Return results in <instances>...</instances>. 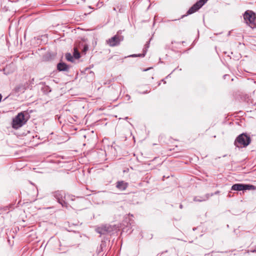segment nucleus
Segmentation results:
<instances>
[{
    "mask_svg": "<svg viewBox=\"0 0 256 256\" xmlns=\"http://www.w3.org/2000/svg\"><path fill=\"white\" fill-rule=\"evenodd\" d=\"M149 46H150L149 42H148L144 46V48L143 50L142 54H140L138 55L134 54L130 55V56L132 57V58L136 57V56L144 57L146 53L148 48H149Z\"/></svg>",
    "mask_w": 256,
    "mask_h": 256,
    "instance_id": "12",
    "label": "nucleus"
},
{
    "mask_svg": "<svg viewBox=\"0 0 256 256\" xmlns=\"http://www.w3.org/2000/svg\"><path fill=\"white\" fill-rule=\"evenodd\" d=\"M128 186V183L123 180L118 181L116 184V188L122 191L126 190Z\"/></svg>",
    "mask_w": 256,
    "mask_h": 256,
    "instance_id": "10",
    "label": "nucleus"
},
{
    "mask_svg": "<svg viewBox=\"0 0 256 256\" xmlns=\"http://www.w3.org/2000/svg\"><path fill=\"white\" fill-rule=\"evenodd\" d=\"M123 40L124 36L117 34L106 40V42L110 46L114 47L120 45Z\"/></svg>",
    "mask_w": 256,
    "mask_h": 256,
    "instance_id": "4",
    "label": "nucleus"
},
{
    "mask_svg": "<svg viewBox=\"0 0 256 256\" xmlns=\"http://www.w3.org/2000/svg\"><path fill=\"white\" fill-rule=\"evenodd\" d=\"M220 193V191L218 190L216 192L214 193H212L213 194V196L214 194H218Z\"/></svg>",
    "mask_w": 256,
    "mask_h": 256,
    "instance_id": "17",
    "label": "nucleus"
},
{
    "mask_svg": "<svg viewBox=\"0 0 256 256\" xmlns=\"http://www.w3.org/2000/svg\"><path fill=\"white\" fill-rule=\"evenodd\" d=\"M112 230V228L110 225L105 224L96 228V231L100 235L106 234Z\"/></svg>",
    "mask_w": 256,
    "mask_h": 256,
    "instance_id": "7",
    "label": "nucleus"
},
{
    "mask_svg": "<svg viewBox=\"0 0 256 256\" xmlns=\"http://www.w3.org/2000/svg\"><path fill=\"white\" fill-rule=\"evenodd\" d=\"M70 68V66L66 64L60 62L57 64V69L59 71H68Z\"/></svg>",
    "mask_w": 256,
    "mask_h": 256,
    "instance_id": "11",
    "label": "nucleus"
},
{
    "mask_svg": "<svg viewBox=\"0 0 256 256\" xmlns=\"http://www.w3.org/2000/svg\"><path fill=\"white\" fill-rule=\"evenodd\" d=\"M208 0H200L194 4L187 12V14H192L201 8Z\"/></svg>",
    "mask_w": 256,
    "mask_h": 256,
    "instance_id": "6",
    "label": "nucleus"
},
{
    "mask_svg": "<svg viewBox=\"0 0 256 256\" xmlns=\"http://www.w3.org/2000/svg\"><path fill=\"white\" fill-rule=\"evenodd\" d=\"M213 196V194H206L203 196H195L194 198V202H204V201H206V200H208L210 196Z\"/></svg>",
    "mask_w": 256,
    "mask_h": 256,
    "instance_id": "9",
    "label": "nucleus"
},
{
    "mask_svg": "<svg viewBox=\"0 0 256 256\" xmlns=\"http://www.w3.org/2000/svg\"><path fill=\"white\" fill-rule=\"evenodd\" d=\"M74 56L75 58L78 59L80 57V52L76 50V48L74 49Z\"/></svg>",
    "mask_w": 256,
    "mask_h": 256,
    "instance_id": "14",
    "label": "nucleus"
},
{
    "mask_svg": "<svg viewBox=\"0 0 256 256\" xmlns=\"http://www.w3.org/2000/svg\"><path fill=\"white\" fill-rule=\"evenodd\" d=\"M66 58L68 61L72 62L74 61V56L70 53L66 54Z\"/></svg>",
    "mask_w": 256,
    "mask_h": 256,
    "instance_id": "13",
    "label": "nucleus"
},
{
    "mask_svg": "<svg viewBox=\"0 0 256 256\" xmlns=\"http://www.w3.org/2000/svg\"><path fill=\"white\" fill-rule=\"evenodd\" d=\"M243 16L247 26L252 29L256 28V14L254 12L248 10L244 12Z\"/></svg>",
    "mask_w": 256,
    "mask_h": 256,
    "instance_id": "1",
    "label": "nucleus"
},
{
    "mask_svg": "<svg viewBox=\"0 0 256 256\" xmlns=\"http://www.w3.org/2000/svg\"><path fill=\"white\" fill-rule=\"evenodd\" d=\"M251 142V138L246 134H240L235 140L234 144L238 148L246 147Z\"/></svg>",
    "mask_w": 256,
    "mask_h": 256,
    "instance_id": "3",
    "label": "nucleus"
},
{
    "mask_svg": "<svg viewBox=\"0 0 256 256\" xmlns=\"http://www.w3.org/2000/svg\"><path fill=\"white\" fill-rule=\"evenodd\" d=\"M180 208H183L182 205V204H180Z\"/></svg>",
    "mask_w": 256,
    "mask_h": 256,
    "instance_id": "19",
    "label": "nucleus"
},
{
    "mask_svg": "<svg viewBox=\"0 0 256 256\" xmlns=\"http://www.w3.org/2000/svg\"><path fill=\"white\" fill-rule=\"evenodd\" d=\"M254 189V186L250 184H236L232 186L231 190L241 191L244 190H250Z\"/></svg>",
    "mask_w": 256,
    "mask_h": 256,
    "instance_id": "5",
    "label": "nucleus"
},
{
    "mask_svg": "<svg viewBox=\"0 0 256 256\" xmlns=\"http://www.w3.org/2000/svg\"><path fill=\"white\" fill-rule=\"evenodd\" d=\"M88 46H86V45L84 46V47L83 52H86L88 50Z\"/></svg>",
    "mask_w": 256,
    "mask_h": 256,
    "instance_id": "15",
    "label": "nucleus"
},
{
    "mask_svg": "<svg viewBox=\"0 0 256 256\" xmlns=\"http://www.w3.org/2000/svg\"><path fill=\"white\" fill-rule=\"evenodd\" d=\"M26 114L25 112H20L13 118L12 125L14 129L20 128L26 122L28 118H26Z\"/></svg>",
    "mask_w": 256,
    "mask_h": 256,
    "instance_id": "2",
    "label": "nucleus"
},
{
    "mask_svg": "<svg viewBox=\"0 0 256 256\" xmlns=\"http://www.w3.org/2000/svg\"><path fill=\"white\" fill-rule=\"evenodd\" d=\"M54 196L58 200V203L62 204V206H66V203L62 200L63 194L61 191H56L53 193Z\"/></svg>",
    "mask_w": 256,
    "mask_h": 256,
    "instance_id": "8",
    "label": "nucleus"
},
{
    "mask_svg": "<svg viewBox=\"0 0 256 256\" xmlns=\"http://www.w3.org/2000/svg\"><path fill=\"white\" fill-rule=\"evenodd\" d=\"M250 252L253 253H256V248L254 250H252Z\"/></svg>",
    "mask_w": 256,
    "mask_h": 256,
    "instance_id": "18",
    "label": "nucleus"
},
{
    "mask_svg": "<svg viewBox=\"0 0 256 256\" xmlns=\"http://www.w3.org/2000/svg\"><path fill=\"white\" fill-rule=\"evenodd\" d=\"M150 90H146V91L142 92H141V94H147V93H148L150 92Z\"/></svg>",
    "mask_w": 256,
    "mask_h": 256,
    "instance_id": "16",
    "label": "nucleus"
},
{
    "mask_svg": "<svg viewBox=\"0 0 256 256\" xmlns=\"http://www.w3.org/2000/svg\"><path fill=\"white\" fill-rule=\"evenodd\" d=\"M150 68H147V69H145V70H144V71H146V70H148Z\"/></svg>",
    "mask_w": 256,
    "mask_h": 256,
    "instance_id": "20",
    "label": "nucleus"
}]
</instances>
